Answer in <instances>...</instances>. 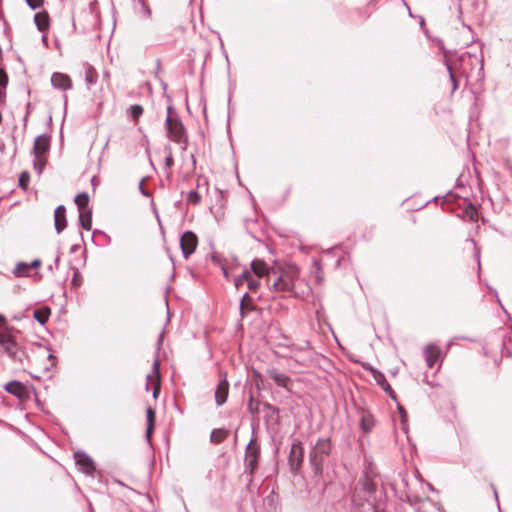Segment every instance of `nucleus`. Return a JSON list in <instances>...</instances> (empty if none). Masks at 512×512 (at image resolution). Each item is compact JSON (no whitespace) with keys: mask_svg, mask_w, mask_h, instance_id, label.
<instances>
[{"mask_svg":"<svg viewBox=\"0 0 512 512\" xmlns=\"http://www.w3.org/2000/svg\"><path fill=\"white\" fill-rule=\"evenodd\" d=\"M289 349V354L285 358L292 359L297 364L310 367L318 362L319 354L312 348L309 341H303L299 344H279Z\"/></svg>","mask_w":512,"mask_h":512,"instance_id":"nucleus-1","label":"nucleus"},{"mask_svg":"<svg viewBox=\"0 0 512 512\" xmlns=\"http://www.w3.org/2000/svg\"><path fill=\"white\" fill-rule=\"evenodd\" d=\"M12 328H0V353L7 355L13 362L23 364L27 358L25 351L19 345Z\"/></svg>","mask_w":512,"mask_h":512,"instance_id":"nucleus-2","label":"nucleus"},{"mask_svg":"<svg viewBox=\"0 0 512 512\" xmlns=\"http://www.w3.org/2000/svg\"><path fill=\"white\" fill-rule=\"evenodd\" d=\"M332 449L330 438H319L309 452V463L315 476H322L324 463Z\"/></svg>","mask_w":512,"mask_h":512,"instance_id":"nucleus-3","label":"nucleus"},{"mask_svg":"<svg viewBox=\"0 0 512 512\" xmlns=\"http://www.w3.org/2000/svg\"><path fill=\"white\" fill-rule=\"evenodd\" d=\"M359 485L361 486V489L357 492L355 498L362 492L363 499L372 505L374 512L381 509L380 506L386 497L383 487H379L378 484L367 475L360 479Z\"/></svg>","mask_w":512,"mask_h":512,"instance_id":"nucleus-4","label":"nucleus"},{"mask_svg":"<svg viewBox=\"0 0 512 512\" xmlns=\"http://www.w3.org/2000/svg\"><path fill=\"white\" fill-rule=\"evenodd\" d=\"M299 277V269L290 265L285 269H281L279 275L270 283L269 288L273 291L292 292L294 290V282Z\"/></svg>","mask_w":512,"mask_h":512,"instance_id":"nucleus-5","label":"nucleus"},{"mask_svg":"<svg viewBox=\"0 0 512 512\" xmlns=\"http://www.w3.org/2000/svg\"><path fill=\"white\" fill-rule=\"evenodd\" d=\"M165 126L169 139L180 144L181 148L185 150L188 144V137L179 115H167Z\"/></svg>","mask_w":512,"mask_h":512,"instance_id":"nucleus-6","label":"nucleus"},{"mask_svg":"<svg viewBox=\"0 0 512 512\" xmlns=\"http://www.w3.org/2000/svg\"><path fill=\"white\" fill-rule=\"evenodd\" d=\"M260 457V446L256 437H252L245 449V472L253 475L258 467Z\"/></svg>","mask_w":512,"mask_h":512,"instance_id":"nucleus-7","label":"nucleus"},{"mask_svg":"<svg viewBox=\"0 0 512 512\" xmlns=\"http://www.w3.org/2000/svg\"><path fill=\"white\" fill-rule=\"evenodd\" d=\"M304 460V446L300 440H293L288 463L290 467V472L293 475H298L301 471L302 464Z\"/></svg>","mask_w":512,"mask_h":512,"instance_id":"nucleus-8","label":"nucleus"},{"mask_svg":"<svg viewBox=\"0 0 512 512\" xmlns=\"http://www.w3.org/2000/svg\"><path fill=\"white\" fill-rule=\"evenodd\" d=\"M198 238L192 231H186L180 238V247L185 259L192 255L197 247Z\"/></svg>","mask_w":512,"mask_h":512,"instance_id":"nucleus-9","label":"nucleus"},{"mask_svg":"<svg viewBox=\"0 0 512 512\" xmlns=\"http://www.w3.org/2000/svg\"><path fill=\"white\" fill-rule=\"evenodd\" d=\"M76 464L80 470L88 476H94L96 466L93 459L84 451H77L74 453Z\"/></svg>","mask_w":512,"mask_h":512,"instance_id":"nucleus-10","label":"nucleus"},{"mask_svg":"<svg viewBox=\"0 0 512 512\" xmlns=\"http://www.w3.org/2000/svg\"><path fill=\"white\" fill-rule=\"evenodd\" d=\"M356 413L359 417V424L362 432L365 434L370 433L376 424V420L372 413L362 406H356Z\"/></svg>","mask_w":512,"mask_h":512,"instance_id":"nucleus-11","label":"nucleus"},{"mask_svg":"<svg viewBox=\"0 0 512 512\" xmlns=\"http://www.w3.org/2000/svg\"><path fill=\"white\" fill-rule=\"evenodd\" d=\"M251 271L254 273L258 278H262L264 276L267 277V285L270 286V283L272 281V275H276L277 272L275 269L270 268L264 260L261 259H254L251 264Z\"/></svg>","mask_w":512,"mask_h":512,"instance_id":"nucleus-12","label":"nucleus"},{"mask_svg":"<svg viewBox=\"0 0 512 512\" xmlns=\"http://www.w3.org/2000/svg\"><path fill=\"white\" fill-rule=\"evenodd\" d=\"M220 380L215 389V402L217 406H222L229 395V382L226 373L220 372Z\"/></svg>","mask_w":512,"mask_h":512,"instance_id":"nucleus-13","label":"nucleus"},{"mask_svg":"<svg viewBox=\"0 0 512 512\" xmlns=\"http://www.w3.org/2000/svg\"><path fill=\"white\" fill-rule=\"evenodd\" d=\"M5 390L16 396L18 399L25 401L30 397V391L27 386L19 381H10L5 385Z\"/></svg>","mask_w":512,"mask_h":512,"instance_id":"nucleus-14","label":"nucleus"},{"mask_svg":"<svg viewBox=\"0 0 512 512\" xmlns=\"http://www.w3.org/2000/svg\"><path fill=\"white\" fill-rule=\"evenodd\" d=\"M51 84L54 88L64 91L72 88V81L70 77L60 72H55L52 74Z\"/></svg>","mask_w":512,"mask_h":512,"instance_id":"nucleus-15","label":"nucleus"},{"mask_svg":"<svg viewBox=\"0 0 512 512\" xmlns=\"http://www.w3.org/2000/svg\"><path fill=\"white\" fill-rule=\"evenodd\" d=\"M50 148V137L47 135H39L35 138L33 145V155L39 158L45 154Z\"/></svg>","mask_w":512,"mask_h":512,"instance_id":"nucleus-16","label":"nucleus"},{"mask_svg":"<svg viewBox=\"0 0 512 512\" xmlns=\"http://www.w3.org/2000/svg\"><path fill=\"white\" fill-rule=\"evenodd\" d=\"M54 226L58 234H60L67 226L66 208L64 205H59L54 211Z\"/></svg>","mask_w":512,"mask_h":512,"instance_id":"nucleus-17","label":"nucleus"},{"mask_svg":"<svg viewBox=\"0 0 512 512\" xmlns=\"http://www.w3.org/2000/svg\"><path fill=\"white\" fill-rule=\"evenodd\" d=\"M267 374L277 384V386L289 390L291 379L288 375L278 371L276 368L268 369Z\"/></svg>","mask_w":512,"mask_h":512,"instance_id":"nucleus-18","label":"nucleus"},{"mask_svg":"<svg viewBox=\"0 0 512 512\" xmlns=\"http://www.w3.org/2000/svg\"><path fill=\"white\" fill-rule=\"evenodd\" d=\"M440 349L435 344H428L424 350L423 355L426 361V364L429 368H433L436 361L440 356Z\"/></svg>","mask_w":512,"mask_h":512,"instance_id":"nucleus-19","label":"nucleus"},{"mask_svg":"<svg viewBox=\"0 0 512 512\" xmlns=\"http://www.w3.org/2000/svg\"><path fill=\"white\" fill-rule=\"evenodd\" d=\"M79 223L85 230H91L92 228V212L90 209L85 208L79 210Z\"/></svg>","mask_w":512,"mask_h":512,"instance_id":"nucleus-20","label":"nucleus"},{"mask_svg":"<svg viewBox=\"0 0 512 512\" xmlns=\"http://www.w3.org/2000/svg\"><path fill=\"white\" fill-rule=\"evenodd\" d=\"M155 381L153 383V398L156 399L160 393V361L156 358L152 365Z\"/></svg>","mask_w":512,"mask_h":512,"instance_id":"nucleus-21","label":"nucleus"},{"mask_svg":"<svg viewBox=\"0 0 512 512\" xmlns=\"http://www.w3.org/2000/svg\"><path fill=\"white\" fill-rule=\"evenodd\" d=\"M34 22L37 29L44 32L49 27V15L47 12H39L34 15Z\"/></svg>","mask_w":512,"mask_h":512,"instance_id":"nucleus-22","label":"nucleus"},{"mask_svg":"<svg viewBox=\"0 0 512 512\" xmlns=\"http://www.w3.org/2000/svg\"><path fill=\"white\" fill-rule=\"evenodd\" d=\"M50 314V308L48 306H44L40 309L34 310L33 317L38 323L44 325L48 321Z\"/></svg>","mask_w":512,"mask_h":512,"instance_id":"nucleus-23","label":"nucleus"},{"mask_svg":"<svg viewBox=\"0 0 512 512\" xmlns=\"http://www.w3.org/2000/svg\"><path fill=\"white\" fill-rule=\"evenodd\" d=\"M372 371H373V376H374V379L376 380V382L380 386H382V388L386 392H388L392 398L395 399V396L393 395V390H392L391 386L387 383L385 375L377 370H374V369H372Z\"/></svg>","mask_w":512,"mask_h":512,"instance_id":"nucleus-24","label":"nucleus"},{"mask_svg":"<svg viewBox=\"0 0 512 512\" xmlns=\"http://www.w3.org/2000/svg\"><path fill=\"white\" fill-rule=\"evenodd\" d=\"M253 309H254V306L252 304V298L246 292L242 296L241 301H240V306H239L240 314L242 317H244V314L246 311L253 310Z\"/></svg>","mask_w":512,"mask_h":512,"instance_id":"nucleus-25","label":"nucleus"},{"mask_svg":"<svg viewBox=\"0 0 512 512\" xmlns=\"http://www.w3.org/2000/svg\"><path fill=\"white\" fill-rule=\"evenodd\" d=\"M228 435V431L225 429H213L210 434V441L214 444H220L223 442Z\"/></svg>","mask_w":512,"mask_h":512,"instance_id":"nucleus-26","label":"nucleus"},{"mask_svg":"<svg viewBox=\"0 0 512 512\" xmlns=\"http://www.w3.org/2000/svg\"><path fill=\"white\" fill-rule=\"evenodd\" d=\"M98 74L97 71L89 64L85 65V81L88 86H91L97 82Z\"/></svg>","mask_w":512,"mask_h":512,"instance_id":"nucleus-27","label":"nucleus"},{"mask_svg":"<svg viewBox=\"0 0 512 512\" xmlns=\"http://www.w3.org/2000/svg\"><path fill=\"white\" fill-rule=\"evenodd\" d=\"M30 268H29V264L26 263V262H19L15 268L13 269V274L16 276V277H23V276H27L28 275V272H29Z\"/></svg>","mask_w":512,"mask_h":512,"instance_id":"nucleus-28","label":"nucleus"},{"mask_svg":"<svg viewBox=\"0 0 512 512\" xmlns=\"http://www.w3.org/2000/svg\"><path fill=\"white\" fill-rule=\"evenodd\" d=\"M251 272L247 269H244L242 273L234 278V285L239 288L245 282L248 283L249 278L251 277Z\"/></svg>","mask_w":512,"mask_h":512,"instance_id":"nucleus-29","label":"nucleus"},{"mask_svg":"<svg viewBox=\"0 0 512 512\" xmlns=\"http://www.w3.org/2000/svg\"><path fill=\"white\" fill-rule=\"evenodd\" d=\"M88 201H89V197H88V194L85 192L80 193L75 197V203L78 207V210L87 208Z\"/></svg>","mask_w":512,"mask_h":512,"instance_id":"nucleus-30","label":"nucleus"},{"mask_svg":"<svg viewBox=\"0 0 512 512\" xmlns=\"http://www.w3.org/2000/svg\"><path fill=\"white\" fill-rule=\"evenodd\" d=\"M201 199L202 197L197 190H191L186 195L187 202L193 205H198L201 202Z\"/></svg>","mask_w":512,"mask_h":512,"instance_id":"nucleus-31","label":"nucleus"},{"mask_svg":"<svg viewBox=\"0 0 512 512\" xmlns=\"http://www.w3.org/2000/svg\"><path fill=\"white\" fill-rule=\"evenodd\" d=\"M131 118L136 122L143 114V107L139 104H134L129 109Z\"/></svg>","mask_w":512,"mask_h":512,"instance_id":"nucleus-32","label":"nucleus"},{"mask_svg":"<svg viewBox=\"0 0 512 512\" xmlns=\"http://www.w3.org/2000/svg\"><path fill=\"white\" fill-rule=\"evenodd\" d=\"M264 409L266 411V416L269 418H273L274 416L278 417L279 415V409L270 403H265Z\"/></svg>","mask_w":512,"mask_h":512,"instance_id":"nucleus-33","label":"nucleus"},{"mask_svg":"<svg viewBox=\"0 0 512 512\" xmlns=\"http://www.w3.org/2000/svg\"><path fill=\"white\" fill-rule=\"evenodd\" d=\"M138 4L140 5L139 13L144 17H149L151 15V9L146 4L145 0H137Z\"/></svg>","mask_w":512,"mask_h":512,"instance_id":"nucleus-34","label":"nucleus"},{"mask_svg":"<svg viewBox=\"0 0 512 512\" xmlns=\"http://www.w3.org/2000/svg\"><path fill=\"white\" fill-rule=\"evenodd\" d=\"M30 181V175L27 171H24L19 176V186L26 189Z\"/></svg>","mask_w":512,"mask_h":512,"instance_id":"nucleus-35","label":"nucleus"},{"mask_svg":"<svg viewBox=\"0 0 512 512\" xmlns=\"http://www.w3.org/2000/svg\"><path fill=\"white\" fill-rule=\"evenodd\" d=\"M258 406H259V403H258V402H256V403H255V402H254V397H253V395L251 394V395H250V397H249V402H248V406H247L248 411H249L251 414H256V413H258V411H259Z\"/></svg>","mask_w":512,"mask_h":512,"instance_id":"nucleus-36","label":"nucleus"},{"mask_svg":"<svg viewBox=\"0 0 512 512\" xmlns=\"http://www.w3.org/2000/svg\"><path fill=\"white\" fill-rule=\"evenodd\" d=\"M446 67H447V70L449 72V78H450V81L452 83V86H453V91L457 90L458 88V83H457V80L455 78V75L453 74L452 72V67L449 63H446Z\"/></svg>","mask_w":512,"mask_h":512,"instance_id":"nucleus-37","label":"nucleus"},{"mask_svg":"<svg viewBox=\"0 0 512 512\" xmlns=\"http://www.w3.org/2000/svg\"><path fill=\"white\" fill-rule=\"evenodd\" d=\"M25 2L32 10H36L43 5L44 0H25Z\"/></svg>","mask_w":512,"mask_h":512,"instance_id":"nucleus-38","label":"nucleus"},{"mask_svg":"<svg viewBox=\"0 0 512 512\" xmlns=\"http://www.w3.org/2000/svg\"><path fill=\"white\" fill-rule=\"evenodd\" d=\"M247 285H248V289H249L250 291H256V290H257V288H258V287H259V285H260V281H259L258 279H254V278L251 276V277L249 278V280H248Z\"/></svg>","mask_w":512,"mask_h":512,"instance_id":"nucleus-39","label":"nucleus"},{"mask_svg":"<svg viewBox=\"0 0 512 512\" xmlns=\"http://www.w3.org/2000/svg\"><path fill=\"white\" fill-rule=\"evenodd\" d=\"M8 84V76L4 70L0 69V88L5 89Z\"/></svg>","mask_w":512,"mask_h":512,"instance_id":"nucleus-40","label":"nucleus"},{"mask_svg":"<svg viewBox=\"0 0 512 512\" xmlns=\"http://www.w3.org/2000/svg\"><path fill=\"white\" fill-rule=\"evenodd\" d=\"M147 423L155 424V411L151 407L147 409Z\"/></svg>","mask_w":512,"mask_h":512,"instance_id":"nucleus-41","label":"nucleus"},{"mask_svg":"<svg viewBox=\"0 0 512 512\" xmlns=\"http://www.w3.org/2000/svg\"><path fill=\"white\" fill-rule=\"evenodd\" d=\"M475 249V258L477 260L478 267L480 268V251L476 246V242L473 239L469 240Z\"/></svg>","mask_w":512,"mask_h":512,"instance_id":"nucleus-42","label":"nucleus"},{"mask_svg":"<svg viewBox=\"0 0 512 512\" xmlns=\"http://www.w3.org/2000/svg\"><path fill=\"white\" fill-rule=\"evenodd\" d=\"M154 427H155V424L147 423L146 438L148 441H150V439H151V435L153 433Z\"/></svg>","mask_w":512,"mask_h":512,"instance_id":"nucleus-43","label":"nucleus"},{"mask_svg":"<svg viewBox=\"0 0 512 512\" xmlns=\"http://www.w3.org/2000/svg\"><path fill=\"white\" fill-rule=\"evenodd\" d=\"M143 182H144V180L142 179L139 183V190L143 196L150 197V193L147 190H145V188L143 187Z\"/></svg>","mask_w":512,"mask_h":512,"instance_id":"nucleus-44","label":"nucleus"},{"mask_svg":"<svg viewBox=\"0 0 512 512\" xmlns=\"http://www.w3.org/2000/svg\"><path fill=\"white\" fill-rule=\"evenodd\" d=\"M47 359L50 362L51 367H55L56 366V363H57L56 356H54L52 353H49L48 356H47Z\"/></svg>","mask_w":512,"mask_h":512,"instance_id":"nucleus-45","label":"nucleus"},{"mask_svg":"<svg viewBox=\"0 0 512 512\" xmlns=\"http://www.w3.org/2000/svg\"><path fill=\"white\" fill-rule=\"evenodd\" d=\"M487 287H488V289H489V290H490V291L495 295V297H496V300H497L498 304H499V305L501 306V308L505 311V309H504V307H503V305H502V303H501V301H500V299H499V296H498L497 291H496L495 289L491 288V287H490V286H488V285H487Z\"/></svg>","mask_w":512,"mask_h":512,"instance_id":"nucleus-46","label":"nucleus"},{"mask_svg":"<svg viewBox=\"0 0 512 512\" xmlns=\"http://www.w3.org/2000/svg\"><path fill=\"white\" fill-rule=\"evenodd\" d=\"M173 164H174L173 157H172V155H171V154H169V155L165 158V166H166V167H171Z\"/></svg>","mask_w":512,"mask_h":512,"instance_id":"nucleus-47","label":"nucleus"},{"mask_svg":"<svg viewBox=\"0 0 512 512\" xmlns=\"http://www.w3.org/2000/svg\"><path fill=\"white\" fill-rule=\"evenodd\" d=\"M78 277H79V273L76 271L74 273V276H73L72 281H71L72 285H75V286H79L80 285V280H79Z\"/></svg>","mask_w":512,"mask_h":512,"instance_id":"nucleus-48","label":"nucleus"},{"mask_svg":"<svg viewBox=\"0 0 512 512\" xmlns=\"http://www.w3.org/2000/svg\"><path fill=\"white\" fill-rule=\"evenodd\" d=\"M29 264V268H38L40 265H41V260L40 259H34L31 263H28Z\"/></svg>","mask_w":512,"mask_h":512,"instance_id":"nucleus-49","label":"nucleus"},{"mask_svg":"<svg viewBox=\"0 0 512 512\" xmlns=\"http://www.w3.org/2000/svg\"><path fill=\"white\" fill-rule=\"evenodd\" d=\"M7 324V319L4 315L0 314V328H5Z\"/></svg>","mask_w":512,"mask_h":512,"instance_id":"nucleus-50","label":"nucleus"},{"mask_svg":"<svg viewBox=\"0 0 512 512\" xmlns=\"http://www.w3.org/2000/svg\"><path fill=\"white\" fill-rule=\"evenodd\" d=\"M167 115H178L171 104L167 107Z\"/></svg>","mask_w":512,"mask_h":512,"instance_id":"nucleus-51","label":"nucleus"},{"mask_svg":"<svg viewBox=\"0 0 512 512\" xmlns=\"http://www.w3.org/2000/svg\"><path fill=\"white\" fill-rule=\"evenodd\" d=\"M491 487H492V489H493L494 497H495V500H496V502H497V507H498V509L500 510V504H499V501H498V493H497V490H496V488H495V486H494V485H491Z\"/></svg>","mask_w":512,"mask_h":512,"instance_id":"nucleus-52","label":"nucleus"},{"mask_svg":"<svg viewBox=\"0 0 512 512\" xmlns=\"http://www.w3.org/2000/svg\"><path fill=\"white\" fill-rule=\"evenodd\" d=\"M502 346H503L502 353L507 355V356H511L512 353H511V351L509 349L505 348V342L504 341L502 342Z\"/></svg>","mask_w":512,"mask_h":512,"instance_id":"nucleus-53","label":"nucleus"},{"mask_svg":"<svg viewBox=\"0 0 512 512\" xmlns=\"http://www.w3.org/2000/svg\"><path fill=\"white\" fill-rule=\"evenodd\" d=\"M146 379H147L146 389L148 390V389H149V387H150L149 382H150V381H152V384H153V383H154V381H155V379H152V376H151V375H149V374L147 375Z\"/></svg>","mask_w":512,"mask_h":512,"instance_id":"nucleus-54","label":"nucleus"},{"mask_svg":"<svg viewBox=\"0 0 512 512\" xmlns=\"http://www.w3.org/2000/svg\"><path fill=\"white\" fill-rule=\"evenodd\" d=\"M398 410H399L401 417L404 418L406 416V411H405L404 407L399 405Z\"/></svg>","mask_w":512,"mask_h":512,"instance_id":"nucleus-55","label":"nucleus"},{"mask_svg":"<svg viewBox=\"0 0 512 512\" xmlns=\"http://www.w3.org/2000/svg\"><path fill=\"white\" fill-rule=\"evenodd\" d=\"M80 248V245L79 244H74L71 246V252L74 253L76 252L78 249Z\"/></svg>","mask_w":512,"mask_h":512,"instance_id":"nucleus-56","label":"nucleus"},{"mask_svg":"<svg viewBox=\"0 0 512 512\" xmlns=\"http://www.w3.org/2000/svg\"><path fill=\"white\" fill-rule=\"evenodd\" d=\"M41 40H42L43 44L47 47L48 46V38H47V36L43 35Z\"/></svg>","mask_w":512,"mask_h":512,"instance_id":"nucleus-57","label":"nucleus"},{"mask_svg":"<svg viewBox=\"0 0 512 512\" xmlns=\"http://www.w3.org/2000/svg\"><path fill=\"white\" fill-rule=\"evenodd\" d=\"M59 260H60V256L58 255L54 261V266L57 268L58 266V263H59Z\"/></svg>","mask_w":512,"mask_h":512,"instance_id":"nucleus-58","label":"nucleus"},{"mask_svg":"<svg viewBox=\"0 0 512 512\" xmlns=\"http://www.w3.org/2000/svg\"><path fill=\"white\" fill-rule=\"evenodd\" d=\"M28 117H29V112H26V114H25V116H24V126H26V123H27Z\"/></svg>","mask_w":512,"mask_h":512,"instance_id":"nucleus-59","label":"nucleus"},{"mask_svg":"<svg viewBox=\"0 0 512 512\" xmlns=\"http://www.w3.org/2000/svg\"><path fill=\"white\" fill-rule=\"evenodd\" d=\"M4 89L0 88V100L2 99L3 95H4Z\"/></svg>","mask_w":512,"mask_h":512,"instance_id":"nucleus-60","label":"nucleus"},{"mask_svg":"<svg viewBox=\"0 0 512 512\" xmlns=\"http://www.w3.org/2000/svg\"><path fill=\"white\" fill-rule=\"evenodd\" d=\"M266 501L269 502V503H272L273 502V498L272 497H267Z\"/></svg>","mask_w":512,"mask_h":512,"instance_id":"nucleus-61","label":"nucleus"},{"mask_svg":"<svg viewBox=\"0 0 512 512\" xmlns=\"http://www.w3.org/2000/svg\"><path fill=\"white\" fill-rule=\"evenodd\" d=\"M30 110H31V103H27V112L30 113Z\"/></svg>","mask_w":512,"mask_h":512,"instance_id":"nucleus-62","label":"nucleus"},{"mask_svg":"<svg viewBox=\"0 0 512 512\" xmlns=\"http://www.w3.org/2000/svg\"><path fill=\"white\" fill-rule=\"evenodd\" d=\"M53 267H54V264H51V265L49 266V269H50V270H53Z\"/></svg>","mask_w":512,"mask_h":512,"instance_id":"nucleus-63","label":"nucleus"},{"mask_svg":"<svg viewBox=\"0 0 512 512\" xmlns=\"http://www.w3.org/2000/svg\"><path fill=\"white\" fill-rule=\"evenodd\" d=\"M224 276L227 277V272L225 269H223Z\"/></svg>","mask_w":512,"mask_h":512,"instance_id":"nucleus-64","label":"nucleus"}]
</instances>
